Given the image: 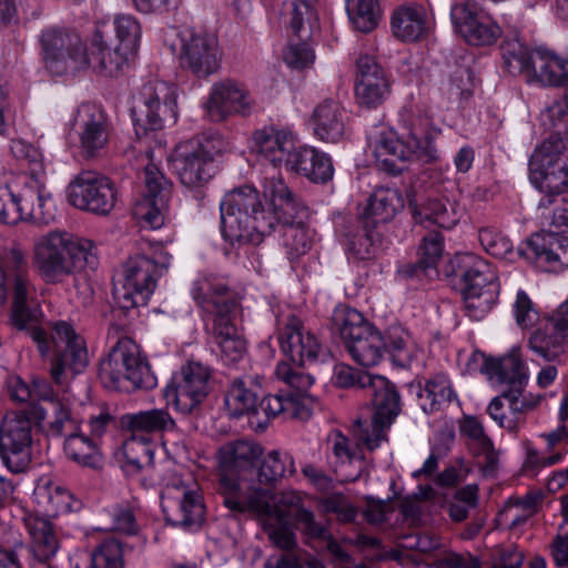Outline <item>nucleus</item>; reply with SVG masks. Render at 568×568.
Segmentation results:
<instances>
[{
	"mask_svg": "<svg viewBox=\"0 0 568 568\" xmlns=\"http://www.w3.org/2000/svg\"><path fill=\"white\" fill-rule=\"evenodd\" d=\"M317 0H288L287 23L293 32L301 36L305 24L312 30L317 21L314 6Z\"/></svg>",
	"mask_w": 568,
	"mask_h": 568,
	"instance_id": "obj_60",
	"label": "nucleus"
},
{
	"mask_svg": "<svg viewBox=\"0 0 568 568\" xmlns=\"http://www.w3.org/2000/svg\"><path fill=\"white\" fill-rule=\"evenodd\" d=\"M333 321L353 361L366 368L376 367L383 362V333L358 311L346 306L337 307Z\"/></svg>",
	"mask_w": 568,
	"mask_h": 568,
	"instance_id": "obj_13",
	"label": "nucleus"
},
{
	"mask_svg": "<svg viewBox=\"0 0 568 568\" xmlns=\"http://www.w3.org/2000/svg\"><path fill=\"white\" fill-rule=\"evenodd\" d=\"M399 204V196L390 189L377 190L369 199L364 215L374 224L392 220Z\"/></svg>",
	"mask_w": 568,
	"mask_h": 568,
	"instance_id": "obj_53",
	"label": "nucleus"
},
{
	"mask_svg": "<svg viewBox=\"0 0 568 568\" xmlns=\"http://www.w3.org/2000/svg\"><path fill=\"white\" fill-rule=\"evenodd\" d=\"M456 275L464 283L463 297L467 315L481 320L494 305L499 284L489 264L473 253L457 254L454 260Z\"/></svg>",
	"mask_w": 568,
	"mask_h": 568,
	"instance_id": "obj_14",
	"label": "nucleus"
},
{
	"mask_svg": "<svg viewBox=\"0 0 568 568\" xmlns=\"http://www.w3.org/2000/svg\"><path fill=\"white\" fill-rule=\"evenodd\" d=\"M155 444L146 435L140 436L131 433V436L122 445L123 456L128 467L132 470H141L153 465Z\"/></svg>",
	"mask_w": 568,
	"mask_h": 568,
	"instance_id": "obj_50",
	"label": "nucleus"
},
{
	"mask_svg": "<svg viewBox=\"0 0 568 568\" xmlns=\"http://www.w3.org/2000/svg\"><path fill=\"white\" fill-rule=\"evenodd\" d=\"M33 498L47 516L54 517L81 508V501L75 499L69 490L49 479L38 481L33 490Z\"/></svg>",
	"mask_w": 568,
	"mask_h": 568,
	"instance_id": "obj_39",
	"label": "nucleus"
},
{
	"mask_svg": "<svg viewBox=\"0 0 568 568\" xmlns=\"http://www.w3.org/2000/svg\"><path fill=\"white\" fill-rule=\"evenodd\" d=\"M450 20L454 31L470 45H493L503 33L491 14L475 0L454 3Z\"/></svg>",
	"mask_w": 568,
	"mask_h": 568,
	"instance_id": "obj_17",
	"label": "nucleus"
},
{
	"mask_svg": "<svg viewBox=\"0 0 568 568\" xmlns=\"http://www.w3.org/2000/svg\"><path fill=\"white\" fill-rule=\"evenodd\" d=\"M169 499L176 500L175 508L169 520L187 529L201 526L204 520L205 507L200 493L184 481L168 484L164 493Z\"/></svg>",
	"mask_w": 568,
	"mask_h": 568,
	"instance_id": "obj_30",
	"label": "nucleus"
},
{
	"mask_svg": "<svg viewBox=\"0 0 568 568\" xmlns=\"http://www.w3.org/2000/svg\"><path fill=\"white\" fill-rule=\"evenodd\" d=\"M390 426L375 423L372 417L371 422L356 420L353 425V434L369 450L379 447L381 443L386 440V432Z\"/></svg>",
	"mask_w": 568,
	"mask_h": 568,
	"instance_id": "obj_63",
	"label": "nucleus"
},
{
	"mask_svg": "<svg viewBox=\"0 0 568 568\" xmlns=\"http://www.w3.org/2000/svg\"><path fill=\"white\" fill-rule=\"evenodd\" d=\"M314 135L326 143H336L345 135L346 114L339 102L327 99L318 103L312 114Z\"/></svg>",
	"mask_w": 568,
	"mask_h": 568,
	"instance_id": "obj_35",
	"label": "nucleus"
},
{
	"mask_svg": "<svg viewBox=\"0 0 568 568\" xmlns=\"http://www.w3.org/2000/svg\"><path fill=\"white\" fill-rule=\"evenodd\" d=\"M416 222L426 226L436 224L443 229L454 227L459 215L455 204L444 199L429 197L414 210Z\"/></svg>",
	"mask_w": 568,
	"mask_h": 568,
	"instance_id": "obj_47",
	"label": "nucleus"
},
{
	"mask_svg": "<svg viewBox=\"0 0 568 568\" xmlns=\"http://www.w3.org/2000/svg\"><path fill=\"white\" fill-rule=\"evenodd\" d=\"M526 386L508 387L494 397L487 413L501 428L517 434L525 424V414L534 409L539 399L525 392Z\"/></svg>",
	"mask_w": 568,
	"mask_h": 568,
	"instance_id": "obj_25",
	"label": "nucleus"
},
{
	"mask_svg": "<svg viewBox=\"0 0 568 568\" xmlns=\"http://www.w3.org/2000/svg\"><path fill=\"white\" fill-rule=\"evenodd\" d=\"M51 342L55 352L51 376L57 384L61 385L64 383L67 371L79 374L87 367L88 349L82 336L70 323L63 321L52 325Z\"/></svg>",
	"mask_w": 568,
	"mask_h": 568,
	"instance_id": "obj_21",
	"label": "nucleus"
},
{
	"mask_svg": "<svg viewBox=\"0 0 568 568\" xmlns=\"http://www.w3.org/2000/svg\"><path fill=\"white\" fill-rule=\"evenodd\" d=\"M100 378L105 387L123 392L151 389L156 385L149 363L130 337L120 338L110 349L100 364Z\"/></svg>",
	"mask_w": 568,
	"mask_h": 568,
	"instance_id": "obj_10",
	"label": "nucleus"
},
{
	"mask_svg": "<svg viewBox=\"0 0 568 568\" xmlns=\"http://www.w3.org/2000/svg\"><path fill=\"white\" fill-rule=\"evenodd\" d=\"M439 134L437 128L424 132L413 126L406 136L400 138L394 129L379 124L369 131L367 145L379 169L398 174L415 160L425 163L437 161L439 151L435 140Z\"/></svg>",
	"mask_w": 568,
	"mask_h": 568,
	"instance_id": "obj_5",
	"label": "nucleus"
},
{
	"mask_svg": "<svg viewBox=\"0 0 568 568\" xmlns=\"http://www.w3.org/2000/svg\"><path fill=\"white\" fill-rule=\"evenodd\" d=\"M483 248L497 258H511L514 248L511 241L494 226H484L478 231Z\"/></svg>",
	"mask_w": 568,
	"mask_h": 568,
	"instance_id": "obj_61",
	"label": "nucleus"
},
{
	"mask_svg": "<svg viewBox=\"0 0 568 568\" xmlns=\"http://www.w3.org/2000/svg\"><path fill=\"white\" fill-rule=\"evenodd\" d=\"M295 473V465L290 454L277 450L270 452L263 459L257 471L258 483L273 485L278 479Z\"/></svg>",
	"mask_w": 568,
	"mask_h": 568,
	"instance_id": "obj_52",
	"label": "nucleus"
},
{
	"mask_svg": "<svg viewBox=\"0 0 568 568\" xmlns=\"http://www.w3.org/2000/svg\"><path fill=\"white\" fill-rule=\"evenodd\" d=\"M39 42L44 65L51 73L62 75L88 69V47L77 31L48 27L41 31Z\"/></svg>",
	"mask_w": 568,
	"mask_h": 568,
	"instance_id": "obj_15",
	"label": "nucleus"
},
{
	"mask_svg": "<svg viewBox=\"0 0 568 568\" xmlns=\"http://www.w3.org/2000/svg\"><path fill=\"white\" fill-rule=\"evenodd\" d=\"M481 369L490 382L505 384L507 388L526 386L529 378L518 347H513L501 357L487 358Z\"/></svg>",
	"mask_w": 568,
	"mask_h": 568,
	"instance_id": "obj_34",
	"label": "nucleus"
},
{
	"mask_svg": "<svg viewBox=\"0 0 568 568\" xmlns=\"http://www.w3.org/2000/svg\"><path fill=\"white\" fill-rule=\"evenodd\" d=\"M116 199L114 183L97 172H81L68 186L69 203L79 210L94 214H109Z\"/></svg>",
	"mask_w": 568,
	"mask_h": 568,
	"instance_id": "obj_20",
	"label": "nucleus"
},
{
	"mask_svg": "<svg viewBox=\"0 0 568 568\" xmlns=\"http://www.w3.org/2000/svg\"><path fill=\"white\" fill-rule=\"evenodd\" d=\"M281 349L294 364L303 366L317 359L322 344L316 336L305 329L294 314L278 318Z\"/></svg>",
	"mask_w": 568,
	"mask_h": 568,
	"instance_id": "obj_27",
	"label": "nucleus"
},
{
	"mask_svg": "<svg viewBox=\"0 0 568 568\" xmlns=\"http://www.w3.org/2000/svg\"><path fill=\"white\" fill-rule=\"evenodd\" d=\"M327 457L333 463L335 470L345 481H355L362 475L365 466L363 455L357 447L351 445L349 439L339 430H332L327 435Z\"/></svg>",
	"mask_w": 568,
	"mask_h": 568,
	"instance_id": "obj_33",
	"label": "nucleus"
},
{
	"mask_svg": "<svg viewBox=\"0 0 568 568\" xmlns=\"http://www.w3.org/2000/svg\"><path fill=\"white\" fill-rule=\"evenodd\" d=\"M33 265L47 284H61L68 277L94 270L98 255L92 241L65 231H50L33 243Z\"/></svg>",
	"mask_w": 568,
	"mask_h": 568,
	"instance_id": "obj_4",
	"label": "nucleus"
},
{
	"mask_svg": "<svg viewBox=\"0 0 568 568\" xmlns=\"http://www.w3.org/2000/svg\"><path fill=\"white\" fill-rule=\"evenodd\" d=\"M201 308L214 315L213 335L226 365L240 362L246 354V342L235 323L237 314L236 294L225 278L203 275L196 278L191 291Z\"/></svg>",
	"mask_w": 568,
	"mask_h": 568,
	"instance_id": "obj_3",
	"label": "nucleus"
},
{
	"mask_svg": "<svg viewBox=\"0 0 568 568\" xmlns=\"http://www.w3.org/2000/svg\"><path fill=\"white\" fill-rule=\"evenodd\" d=\"M346 9L354 27L362 32L372 31L378 23L381 8L377 0H347Z\"/></svg>",
	"mask_w": 568,
	"mask_h": 568,
	"instance_id": "obj_56",
	"label": "nucleus"
},
{
	"mask_svg": "<svg viewBox=\"0 0 568 568\" xmlns=\"http://www.w3.org/2000/svg\"><path fill=\"white\" fill-rule=\"evenodd\" d=\"M366 392L371 396L375 423L392 426L402 410L400 395L395 384L382 375H375Z\"/></svg>",
	"mask_w": 568,
	"mask_h": 568,
	"instance_id": "obj_36",
	"label": "nucleus"
},
{
	"mask_svg": "<svg viewBox=\"0 0 568 568\" xmlns=\"http://www.w3.org/2000/svg\"><path fill=\"white\" fill-rule=\"evenodd\" d=\"M420 408L429 414L442 409L456 399V393L446 374L438 373L418 383L416 392Z\"/></svg>",
	"mask_w": 568,
	"mask_h": 568,
	"instance_id": "obj_42",
	"label": "nucleus"
},
{
	"mask_svg": "<svg viewBox=\"0 0 568 568\" xmlns=\"http://www.w3.org/2000/svg\"><path fill=\"white\" fill-rule=\"evenodd\" d=\"M225 151L219 134H205L179 143L170 155L172 169L190 191L205 187L215 174V159Z\"/></svg>",
	"mask_w": 568,
	"mask_h": 568,
	"instance_id": "obj_9",
	"label": "nucleus"
},
{
	"mask_svg": "<svg viewBox=\"0 0 568 568\" xmlns=\"http://www.w3.org/2000/svg\"><path fill=\"white\" fill-rule=\"evenodd\" d=\"M170 199L142 197L135 204L134 213L151 229H160L165 222V214Z\"/></svg>",
	"mask_w": 568,
	"mask_h": 568,
	"instance_id": "obj_59",
	"label": "nucleus"
},
{
	"mask_svg": "<svg viewBox=\"0 0 568 568\" xmlns=\"http://www.w3.org/2000/svg\"><path fill=\"white\" fill-rule=\"evenodd\" d=\"M529 80L544 87L566 85L565 59L548 50H537L534 52Z\"/></svg>",
	"mask_w": 568,
	"mask_h": 568,
	"instance_id": "obj_45",
	"label": "nucleus"
},
{
	"mask_svg": "<svg viewBox=\"0 0 568 568\" xmlns=\"http://www.w3.org/2000/svg\"><path fill=\"white\" fill-rule=\"evenodd\" d=\"M355 94L359 104L377 108L390 93V83L385 71L374 58L365 55L357 61Z\"/></svg>",
	"mask_w": 568,
	"mask_h": 568,
	"instance_id": "obj_29",
	"label": "nucleus"
},
{
	"mask_svg": "<svg viewBox=\"0 0 568 568\" xmlns=\"http://www.w3.org/2000/svg\"><path fill=\"white\" fill-rule=\"evenodd\" d=\"M24 526L30 536V551L39 562L51 561L60 545L50 520L34 514L24 517Z\"/></svg>",
	"mask_w": 568,
	"mask_h": 568,
	"instance_id": "obj_38",
	"label": "nucleus"
},
{
	"mask_svg": "<svg viewBox=\"0 0 568 568\" xmlns=\"http://www.w3.org/2000/svg\"><path fill=\"white\" fill-rule=\"evenodd\" d=\"M47 418V409L33 406L8 413L0 424V458L12 473L24 471L32 459L33 425Z\"/></svg>",
	"mask_w": 568,
	"mask_h": 568,
	"instance_id": "obj_12",
	"label": "nucleus"
},
{
	"mask_svg": "<svg viewBox=\"0 0 568 568\" xmlns=\"http://www.w3.org/2000/svg\"><path fill=\"white\" fill-rule=\"evenodd\" d=\"M123 425L133 434L146 435L153 440L154 434L172 430L175 422L164 408H153L133 414H126L122 418Z\"/></svg>",
	"mask_w": 568,
	"mask_h": 568,
	"instance_id": "obj_43",
	"label": "nucleus"
},
{
	"mask_svg": "<svg viewBox=\"0 0 568 568\" xmlns=\"http://www.w3.org/2000/svg\"><path fill=\"white\" fill-rule=\"evenodd\" d=\"M375 375L357 371L356 368L339 363L334 366L333 381L342 388L367 389Z\"/></svg>",
	"mask_w": 568,
	"mask_h": 568,
	"instance_id": "obj_62",
	"label": "nucleus"
},
{
	"mask_svg": "<svg viewBox=\"0 0 568 568\" xmlns=\"http://www.w3.org/2000/svg\"><path fill=\"white\" fill-rule=\"evenodd\" d=\"M210 368L197 361L186 362L166 386L164 396L168 403L183 413H191L210 392Z\"/></svg>",
	"mask_w": 568,
	"mask_h": 568,
	"instance_id": "obj_19",
	"label": "nucleus"
},
{
	"mask_svg": "<svg viewBox=\"0 0 568 568\" xmlns=\"http://www.w3.org/2000/svg\"><path fill=\"white\" fill-rule=\"evenodd\" d=\"M136 135L158 131L168 123H175L176 94L174 88L163 81L148 83L143 87L139 101L132 111Z\"/></svg>",
	"mask_w": 568,
	"mask_h": 568,
	"instance_id": "obj_16",
	"label": "nucleus"
},
{
	"mask_svg": "<svg viewBox=\"0 0 568 568\" xmlns=\"http://www.w3.org/2000/svg\"><path fill=\"white\" fill-rule=\"evenodd\" d=\"M501 51L504 64L510 74L530 78L534 53L527 45L518 40H509L503 43Z\"/></svg>",
	"mask_w": 568,
	"mask_h": 568,
	"instance_id": "obj_55",
	"label": "nucleus"
},
{
	"mask_svg": "<svg viewBox=\"0 0 568 568\" xmlns=\"http://www.w3.org/2000/svg\"><path fill=\"white\" fill-rule=\"evenodd\" d=\"M432 29L427 10L416 3L402 4L390 14L393 36L403 42H415L426 38Z\"/></svg>",
	"mask_w": 568,
	"mask_h": 568,
	"instance_id": "obj_32",
	"label": "nucleus"
},
{
	"mask_svg": "<svg viewBox=\"0 0 568 568\" xmlns=\"http://www.w3.org/2000/svg\"><path fill=\"white\" fill-rule=\"evenodd\" d=\"M12 300V321L19 328L29 329V335L38 344L41 354L50 349L47 334L33 326L39 310L34 302V288L29 278L28 261L19 247H11L1 258L0 265V306L4 305L8 295Z\"/></svg>",
	"mask_w": 568,
	"mask_h": 568,
	"instance_id": "obj_6",
	"label": "nucleus"
},
{
	"mask_svg": "<svg viewBox=\"0 0 568 568\" xmlns=\"http://www.w3.org/2000/svg\"><path fill=\"white\" fill-rule=\"evenodd\" d=\"M460 434L469 438L474 453L483 456L487 467L494 469L498 454L491 439L486 435L483 423L474 416H465L460 423Z\"/></svg>",
	"mask_w": 568,
	"mask_h": 568,
	"instance_id": "obj_48",
	"label": "nucleus"
},
{
	"mask_svg": "<svg viewBox=\"0 0 568 568\" xmlns=\"http://www.w3.org/2000/svg\"><path fill=\"white\" fill-rule=\"evenodd\" d=\"M292 171L315 183H325L334 174L331 158L310 146L298 149V158L295 160Z\"/></svg>",
	"mask_w": 568,
	"mask_h": 568,
	"instance_id": "obj_44",
	"label": "nucleus"
},
{
	"mask_svg": "<svg viewBox=\"0 0 568 568\" xmlns=\"http://www.w3.org/2000/svg\"><path fill=\"white\" fill-rule=\"evenodd\" d=\"M443 236L437 233H429L424 236L419 247V258L416 263H407L398 267V274L404 278H422L437 275V265L443 257Z\"/></svg>",
	"mask_w": 568,
	"mask_h": 568,
	"instance_id": "obj_40",
	"label": "nucleus"
},
{
	"mask_svg": "<svg viewBox=\"0 0 568 568\" xmlns=\"http://www.w3.org/2000/svg\"><path fill=\"white\" fill-rule=\"evenodd\" d=\"M45 409L52 414L48 428L51 435L63 436L67 439L80 429L79 422L72 416L67 404L60 400H51Z\"/></svg>",
	"mask_w": 568,
	"mask_h": 568,
	"instance_id": "obj_58",
	"label": "nucleus"
},
{
	"mask_svg": "<svg viewBox=\"0 0 568 568\" xmlns=\"http://www.w3.org/2000/svg\"><path fill=\"white\" fill-rule=\"evenodd\" d=\"M71 568H80L78 564ZM85 568H124V546L116 538H106L91 552L90 565Z\"/></svg>",
	"mask_w": 568,
	"mask_h": 568,
	"instance_id": "obj_51",
	"label": "nucleus"
},
{
	"mask_svg": "<svg viewBox=\"0 0 568 568\" xmlns=\"http://www.w3.org/2000/svg\"><path fill=\"white\" fill-rule=\"evenodd\" d=\"M71 131L75 146L84 159L99 156L110 139V129L104 111L97 104L82 103L73 118Z\"/></svg>",
	"mask_w": 568,
	"mask_h": 568,
	"instance_id": "obj_23",
	"label": "nucleus"
},
{
	"mask_svg": "<svg viewBox=\"0 0 568 568\" xmlns=\"http://www.w3.org/2000/svg\"><path fill=\"white\" fill-rule=\"evenodd\" d=\"M11 151L17 158L26 159L30 164V175L23 178V190L33 194L34 210L27 219L50 220L53 217L54 203L43 179L44 165L41 153L24 141H12Z\"/></svg>",
	"mask_w": 568,
	"mask_h": 568,
	"instance_id": "obj_26",
	"label": "nucleus"
},
{
	"mask_svg": "<svg viewBox=\"0 0 568 568\" xmlns=\"http://www.w3.org/2000/svg\"><path fill=\"white\" fill-rule=\"evenodd\" d=\"M34 210L33 194L22 190L16 194L9 184L0 185V222L16 224L26 220Z\"/></svg>",
	"mask_w": 568,
	"mask_h": 568,
	"instance_id": "obj_46",
	"label": "nucleus"
},
{
	"mask_svg": "<svg viewBox=\"0 0 568 568\" xmlns=\"http://www.w3.org/2000/svg\"><path fill=\"white\" fill-rule=\"evenodd\" d=\"M224 405L231 417H241L245 414L258 415L257 395L242 378H236L230 385Z\"/></svg>",
	"mask_w": 568,
	"mask_h": 568,
	"instance_id": "obj_49",
	"label": "nucleus"
},
{
	"mask_svg": "<svg viewBox=\"0 0 568 568\" xmlns=\"http://www.w3.org/2000/svg\"><path fill=\"white\" fill-rule=\"evenodd\" d=\"M529 178L545 194L539 207H547L568 189V136L551 135L535 149L529 160Z\"/></svg>",
	"mask_w": 568,
	"mask_h": 568,
	"instance_id": "obj_11",
	"label": "nucleus"
},
{
	"mask_svg": "<svg viewBox=\"0 0 568 568\" xmlns=\"http://www.w3.org/2000/svg\"><path fill=\"white\" fill-rule=\"evenodd\" d=\"M255 105L244 83L225 79L213 83L203 108L211 121L222 122L234 115L247 116L253 113Z\"/></svg>",
	"mask_w": 568,
	"mask_h": 568,
	"instance_id": "obj_22",
	"label": "nucleus"
},
{
	"mask_svg": "<svg viewBox=\"0 0 568 568\" xmlns=\"http://www.w3.org/2000/svg\"><path fill=\"white\" fill-rule=\"evenodd\" d=\"M181 64L197 78L217 72L222 61L220 42L214 33L185 29L180 32Z\"/></svg>",
	"mask_w": 568,
	"mask_h": 568,
	"instance_id": "obj_18",
	"label": "nucleus"
},
{
	"mask_svg": "<svg viewBox=\"0 0 568 568\" xmlns=\"http://www.w3.org/2000/svg\"><path fill=\"white\" fill-rule=\"evenodd\" d=\"M262 454V447L250 440L227 443L219 449V490L230 510L243 514L266 509L267 491L248 478Z\"/></svg>",
	"mask_w": 568,
	"mask_h": 568,
	"instance_id": "obj_2",
	"label": "nucleus"
},
{
	"mask_svg": "<svg viewBox=\"0 0 568 568\" xmlns=\"http://www.w3.org/2000/svg\"><path fill=\"white\" fill-rule=\"evenodd\" d=\"M296 134L288 128L275 125L263 126L256 130L252 136L255 151L274 166L284 165L292 171L295 160L298 158Z\"/></svg>",
	"mask_w": 568,
	"mask_h": 568,
	"instance_id": "obj_24",
	"label": "nucleus"
},
{
	"mask_svg": "<svg viewBox=\"0 0 568 568\" xmlns=\"http://www.w3.org/2000/svg\"><path fill=\"white\" fill-rule=\"evenodd\" d=\"M385 338V354L392 362L402 368L410 367L419 354L420 347L406 328L400 325L389 326L383 334Z\"/></svg>",
	"mask_w": 568,
	"mask_h": 568,
	"instance_id": "obj_41",
	"label": "nucleus"
},
{
	"mask_svg": "<svg viewBox=\"0 0 568 568\" xmlns=\"http://www.w3.org/2000/svg\"><path fill=\"white\" fill-rule=\"evenodd\" d=\"M145 191L142 197L170 199L172 185L154 164L144 169Z\"/></svg>",
	"mask_w": 568,
	"mask_h": 568,
	"instance_id": "obj_64",
	"label": "nucleus"
},
{
	"mask_svg": "<svg viewBox=\"0 0 568 568\" xmlns=\"http://www.w3.org/2000/svg\"><path fill=\"white\" fill-rule=\"evenodd\" d=\"M263 196L267 206L263 204L258 191L250 185L225 194L220 204L224 240L232 245L258 244L278 224H283V247L287 258L298 260L313 244L312 235L303 223L305 205L280 174L264 178Z\"/></svg>",
	"mask_w": 568,
	"mask_h": 568,
	"instance_id": "obj_1",
	"label": "nucleus"
},
{
	"mask_svg": "<svg viewBox=\"0 0 568 568\" xmlns=\"http://www.w3.org/2000/svg\"><path fill=\"white\" fill-rule=\"evenodd\" d=\"M268 494L267 507L263 511L246 510L263 519V527L270 540L278 548L290 550L296 545L295 534L288 519L294 518L302 531L312 538H326L327 529L315 520L314 514L301 506V497L295 491L283 493L273 501L271 489L262 487Z\"/></svg>",
	"mask_w": 568,
	"mask_h": 568,
	"instance_id": "obj_7",
	"label": "nucleus"
},
{
	"mask_svg": "<svg viewBox=\"0 0 568 568\" xmlns=\"http://www.w3.org/2000/svg\"><path fill=\"white\" fill-rule=\"evenodd\" d=\"M521 254L558 272L568 267V239L552 232L536 233L527 241Z\"/></svg>",
	"mask_w": 568,
	"mask_h": 568,
	"instance_id": "obj_31",
	"label": "nucleus"
},
{
	"mask_svg": "<svg viewBox=\"0 0 568 568\" xmlns=\"http://www.w3.org/2000/svg\"><path fill=\"white\" fill-rule=\"evenodd\" d=\"M113 27L119 41L118 48L133 57L141 38V26L138 19L132 14H118L114 18Z\"/></svg>",
	"mask_w": 568,
	"mask_h": 568,
	"instance_id": "obj_57",
	"label": "nucleus"
},
{
	"mask_svg": "<svg viewBox=\"0 0 568 568\" xmlns=\"http://www.w3.org/2000/svg\"><path fill=\"white\" fill-rule=\"evenodd\" d=\"M171 261V253L161 243H150L141 253L130 256L123 266L122 287L116 292L119 305L124 310L146 305Z\"/></svg>",
	"mask_w": 568,
	"mask_h": 568,
	"instance_id": "obj_8",
	"label": "nucleus"
},
{
	"mask_svg": "<svg viewBox=\"0 0 568 568\" xmlns=\"http://www.w3.org/2000/svg\"><path fill=\"white\" fill-rule=\"evenodd\" d=\"M63 448L65 455L80 465L94 467L100 462L95 440L79 430L64 440Z\"/></svg>",
	"mask_w": 568,
	"mask_h": 568,
	"instance_id": "obj_54",
	"label": "nucleus"
},
{
	"mask_svg": "<svg viewBox=\"0 0 568 568\" xmlns=\"http://www.w3.org/2000/svg\"><path fill=\"white\" fill-rule=\"evenodd\" d=\"M131 54H126L120 48L110 50L102 36L95 34L91 45L88 48L85 60L88 69L102 77H118L128 65Z\"/></svg>",
	"mask_w": 568,
	"mask_h": 568,
	"instance_id": "obj_37",
	"label": "nucleus"
},
{
	"mask_svg": "<svg viewBox=\"0 0 568 568\" xmlns=\"http://www.w3.org/2000/svg\"><path fill=\"white\" fill-rule=\"evenodd\" d=\"M567 338L568 320L557 308L541 326L531 333L528 347L544 361L556 362L566 351Z\"/></svg>",
	"mask_w": 568,
	"mask_h": 568,
	"instance_id": "obj_28",
	"label": "nucleus"
}]
</instances>
